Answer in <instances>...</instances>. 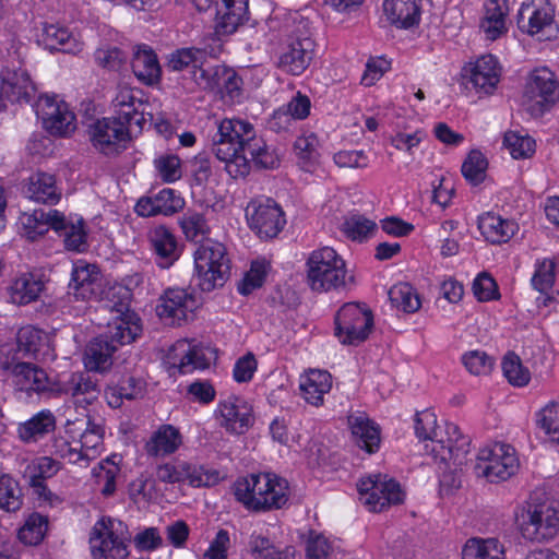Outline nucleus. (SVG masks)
Segmentation results:
<instances>
[{
	"label": "nucleus",
	"instance_id": "nucleus-1",
	"mask_svg": "<svg viewBox=\"0 0 559 559\" xmlns=\"http://www.w3.org/2000/svg\"><path fill=\"white\" fill-rule=\"evenodd\" d=\"M212 152L234 178L247 176L251 163L258 169H274L281 163L276 150L257 134L253 124L241 119H223L217 123Z\"/></svg>",
	"mask_w": 559,
	"mask_h": 559
},
{
	"label": "nucleus",
	"instance_id": "nucleus-2",
	"mask_svg": "<svg viewBox=\"0 0 559 559\" xmlns=\"http://www.w3.org/2000/svg\"><path fill=\"white\" fill-rule=\"evenodd\" d=\"M117 314L108 330L90 341L84 350V366L88 371L105 372L112 366V355L121 345L130 344L141 334L142 325L136 313L119 304Z\"/></svg>",
	"mask_w": 559,
	"mask_h": 559
},
{
	"label": "nucleus",
	"instance_id": "nucleus-3",
	"mask_svg": "<svg viewBox=\"0 0 559 559\" xmlns=\"http://www.w3.org/2000/svg\"><path fill=\"white\" fill-rule=\"evenodd\" d=\"M415 432L420 440L430 441L425 449L435 460H453L455 465L466 464L469 439L462 435L455 424L448 423L442 430L437 425L436 414L425 409L416 413Z\"/></svg>",
	"mask_w": 559,
	"mask_h": 559
},
{
	"label": "nucleus",
	"instance_id": "nucleus-4",
	"mask_svg": "<svg viewBox=\"0 0 559 559\" xmlns=\"http://www.w3.org/2000/svg\"><path fill=\"white\" fill-rule=\"evenodd\" d=\"M235 497L252 511L280 509L288 500V483L273 474H251L235 483Z\"/></svg>",
	"mask_w": 559,
	"mask_h": 559
},
{
	"label": "nucleus",
	"instance_id": "nucleus-5",
	"mask_svg": "<svg viewBox=\"0 0 559 559\" xmlns=\"http://www.w3.org/2000/svg\"><path fill=\"white\" fill-rule=\"evenodd\" d=\"M307 267V283L313 292L337 290L354 282L353 276L347 278L345 261L331 247L312 251Z\"/></svg>",
	"mask_w": 559,
	"mask_h": 559
},
{
	"label": "nucleus",
	"instance_id": "nucleus-6",
	"mask_svg": "<svg viewBox=\"0 0 559 559\" xmlns=\"http://www.w3.org/2000/svg\"><path fill=\"white\" fill-rule=\"evenodd\" d=\"M194 278L202 292L223 287L230 276V259L225 246L207 239L194 251Z\"/></svg>",
	"mask_w": 559,
	"mask_h": 559
},
{
	"label": "nucleus",
	"instance_id": "nucleus-7",
	"mask_svg": "<svg viewBox=\"0 0 559 559\" xmlns=\"http://www.w3.org/2000/svg\"><path fill=\"white\" fill-rule=\"evenodd\" d=\"M522 536L531 542H548L559 533V510L551 501L531 497L520 515Z\"/></svg>",
	"mask_w": 559,
	"mask_h": 559
},
{
	"label": "nucleus",
	"instance_id": "nucleus-8",
	"mask_svg": "<svg viewBox=\"0 0 559 559\" xmlns=\"http://www.w3.org/2000/svg\"><path fill=\"white\" fill-rule=\"evenodd\" d=\"M131 533L120 520L103 518L93 527L90 545L94 559H127Z\"/></svg>",
	"mask_w": 559,
	"mask_h": 559
},
{
	"label": "nucleus",
	"instance_id": "nucleus-9",
	"mask_svg": "<svg viewBox=\"0 0 559 559\" xmlns=\"http://www.w3.org/2000/svg\"><path fill=\"white\" fill-rule=\"evenodd\" d=\"M334 335L343 345L357 346L365 342L372 328V311L359 302H347L336 312Z\"/></svg>",
	"mask_w": 559,
	"mask_h": 559
},
{
	"label": "nucleus",
	"instance_id": "nucleus-10",
	"mask_svg": "<svg viewBox=\"0 0 559 559\" xmlns=\"http://www.w3.org/2000/svg\"><path fill=\"white\" fill-rule=\"evenodd\" d=\"M519 465L513 447L495 443L478 452L474 469L477 476L485 477L490 483H500L513 476L518 472Z\"/></svg>",
	"mask_w": 559,
	"mask_h": 559
},
{
	"label": "nucleus",
	"instance_id": "nucleus-11",
	"mask_svg": "<svg viewBox=\"0 0 559 559\" xmlns=\"http://www.w3.org/2000/svg\"><path fill=\"white\" fill-rule=\"evenodd\" d=\"M523 99L532 116L543 115L559 100V81L556 74L548 68L535 69L526 81Z\"/></svg>",
	"mask_w": 559,
	"mask_h": 559
},
{
	"label": "nucleus",
	"instance_id": "nucleus-12",
	"mask_svg": "<svg viewBox=\"0 0 559 559\" xmlns=\"http://www.w3.org/2000/svg\"><path fill=\"white\" fill-rule=\"evenodd\" d=\"M314 41L309 32L296 28L282 41L276 66L292 75L302 74L313 59Z\"/></svg>",
	"mask_w": 559,
	"mask_h": 559
},
{
	"label": "nucleus",
	"instance_id": "nucleus-13",
	"mask_svg": "<svg viewBox=\"0 0 559 559\" xmlns=\"http://www.w3.org/2000/svg\"><path fill=\"white\" fill-rule=\"evenodd\" d=\"M156 477L170 485L187 480L192 487H210L221 480L217 469L180 460L158 465Z\"/></svg>",
	"mask_w": 559,
	"mask_h": 559
},
{
	"label": "nucleus",
	"instance_id": "nucleus-14",
	"mask_svg": "<svg viewBox=\"0 0 559 559\" xmlns=\"http://www.w3.org/2000/svg\"><path fill=\"white\" fill-rule=\"evenodd\" d=\"M246 217L251 230L261 239H273L286 225L282 207L272 199H255L246 207Z\"/></svg>",
	"mask_w": 559,
	"mask_h": 559
},
{
	"label": "nucleus",
	"instance_id": "nucleus-15",
	"mask_svg": "<svg viewBox=\"0 0 559 559\" xmlns=\"http://www.w3.org/2000/svg\"><path fill=\"white\" fill-rule=\"evenodd\" d=\"M360 501L372 512H382L386 507L404 501V492L397 481L372 475L358 484Z\"/></svg>",
	"mask_w": 559,
	"mask_h": 559
},
{
	"label": "nucleus",
	"instance_id": "nucleus-16",
	"mask_svg": "<svg viewBox=\"0 0 559 559\" xmlns=\"http://www.w3.org/2000/svg\"><path fill=\"white\" fill-rule=\"evenodd\" d=\"M133 124L118 117L97 119L88 127L93 145L106 155L119 153L130 140Z\"/></svg>",
	"mask_w": 559,
	"mask_h": 559
},
{
	"label": "nucleus",
	"instance_id": "nucleus-17",
	"mask_svg": "<svg viewBox=\"0 0 559 559\" xmlns=\"http://www.w3.org/2000/svg\"><path fill=\"white\" fill-rule=\"evenodd\" d=\"M32 106L50 134L67 136L75 130L74 114L64 102H58L55 96H40Z\"/></svg>",
	"mask_w": 559,
	"mask_h": 559
},
{
	"label": "nucleus",
	"instance_id": "nucleus-18",
	"mask_svg": "<svg viewBox=\"0 0 559 559\" xmlns=\"http://www.w3.org/2000/svg\"><path fill=\"white\" fill-rule=\"evenodd\" d=\"M60 469V463L51 457L41 456L27 465L24 478L32 489V493L39 507H57L63 499L52 492L46 485V480L55 476Z\"/></svg>",
	"mask_w": 559,
	"mask_h": 559
},
{
	"label": "nucleus",
	"instance_id": "nucleus-19",
	"mask_svg": "<svg viewBox=\"0 0 559 559\" xmlns=\"http://www.w3.org/2000/svg\"><path fill=\"white\" fill-rule=\"evenodd\" d=\"M36 86L22 68H4L0 72V112L7 104H29L36 97Z\"/></svg>",
	"mask_w": 559,
	"mask_h": 559
},
{
	"label": "nucleus",
	"instance_id": "nucleus-20",
	"mask_svg": "<svg viewBox=\"0 0 559 559\" xmlns=\"http://www.w3.org/2000/svg\"><path fill=\"white\" fill-rule=\"evenodd\" d=\"M501 69L492 55L478 58L474 63L463 68V84L476 93L491 94L500 81Z\"/></svg>",
	"mask_w": 559,
	"mask_h": 559
},
{
	"label": "nucleus",
	"instance_id": "nucleus-21",
	"mask_svg": "<svg viewBox=\"0 0 559 559\" xmlns=\"http://www.w3.org/2000/svg\"><path fill=\"white\" fill-rule=\"evenodd\" d=\"M199 300L192 290L185 288H168L159 298L156 307L158 317L169 324H180L199 307Z\"/></svg>",
	"mask_w": 559,
	"mask_h": 559
},
{
	"label": "nucleus",
	"instance_id": "nucleus-22",
	"mask_svg": "<svg viewBox=\"0 0 559 559\" xmlns=\"http://www.w3.org/2000/svg\"><path fill=\"white\" fill-rule=\"evenodd\" d=\"M69 289V293L73 294L76 299H97L103 292L100 269L84 260L76 261L71 272Z\"/></svg>",
	"mask_w": 559,
	"mask_h": 559
},
{
	"label": "nucleus",
	"instance_id": "nucleus-23",
	"mask_svg": "<svg viewBox=\"0 0 559 559\" xmlns=\"http://www.w3.org/2000/svg\"><path fill=\"white\" fill-rule=\"evenodd\" d=\"M217 411L221 426L231 433H245L254 423L251 405L237 396L222 401Z\"/></svg>",
	"mask_w": 559,
	"mask_h": 559
},
{
	"label": "nucleus",
	"instance_id": "nucleus-24",
	"mask_svg": "<svg viewBox=\"0 0 559 559\" xmlns=\"http://www.w3.org/2000/svg\"><path fill=\"white\" fill-rule=\"evenodd\" d=\"M555 11L548 0H532L523 4L518 14V26L522 32L536 35L554 23Z\"/></svg>",
	"mask_w": 559,
	"mask_h": 559
},
{
	"label": "nucleus",
	"instance_id": "nucleus-25",
	"mask_svg": "<svg viewBox=\"0 0 559 559\" xmlns=\"http://www.w3.org/2000/svg\"><path fill=\"white\" fill-rule=\"evenodd\" d=\"M17 348L25 356L40 361L53 360L56 357L49 335L31 325L19 330Z\"/></svg>",
	"mask_w": 559,
	"mask_h": 559
},
{
	"label": "nucleus",
	"instance_id": "nucleus-26",
	"mask_svg": "<svg viewBox=\"0 0 559 559\" xmlns=\"http://www.w3.org/2000/svg\"><path fill=\"white\" fill-rule=\"evenodd\" d=\"M185 205L181 197L173 189L165 188L152 197L141 198L135 204V212L143 217L155 215H173Z\"/></svg>",
	"mask_w": 559,
	"mask_h": 559
},
{
	"label": "nucleus",
	"instance_id": "nucleus-27",
	"mask_svg": "<svg viewBox=\"0 0 559 559\" xmlns=\"http://www.w3.org/2000/svg\"><path fill=\"white\" fill-rule=\"evenodd\" d=\"M209 349L191 345L186 341H179L173 347L169 359L173 360V368H177L182 374L191 373L194 370H203L210 366Z\"/></svg>",
	"mask_w": 559,
	"mask_h": 559
},
{
	"label": "nucleus",
	"instance_id": "nucleus-28",
	"mask_svg": "<svg viewBox=\"0 0 559 559\" xmlns=\"http://www.w3.org/2000/svg\"><path fill=\"white\" fill-rule=\"evenodd\" d=\"M151 247L156 255L157 264L167 269L180 257V248L177 237L166 226L154 227L148 235Z\"/></svg>",
	"mask_w": 559,
	"mask_h": 559
},
{
	"label": "nucleus",
	"instance_id": "nucleus-29",
	"mask_svg": "<svg viewBox=\"0 0 559 559\" xmlns=\"http://www.w3.org/2000/svg\"><path fill=\"white\" fill-rule=\"evenodd\" d=\"M14 383L21 391L44 392L50 386L47 372L32 362H16L11 366Z\"/></svg>",
	"mask_w": 559,
	"mask_h": 559
},
{
	"label": "nucleus",
	"instance_id": "nucleus-30",
	"mask_svg": "<svg viewBox=\"0 0 559 559\" xmlns=\"http://www.w3.org/2000/svg\"><path fill=\"white\" fill-rule=\"evenodd\" d=\"M183 442L180 430L169 424H164L153 432L145 443V451L150 456H167L175 453Z\"/></svg>",
	"mask_w": 559,
	"mask_h": 559
},
{
	"label": "nucleus",
	"instance_id": "nucleus-31",
	"mask_svg": "<svg viewBox=\"0 0 559 559\" xmlns=\"http://www.w3.org/2000/svg\"><path fill=\"white\" fill-rule=\"evenodd\" d=\"M216 15L219 19L216 24L218 34H231L247 19L248 0H218Z\"/></svg>",
	"mask_w": 559,
	"mask_h": 559
},
{
	"label": "nucleus",
	"instance_id": "nucleus-32",
	"mask_svg": "<svg viewBox=\"0 0 559 559\" xmlns=\"http://www.w3.org/2000/svg\"><path fill=\"white\" fill-rule=\"evenodd\" d=\"M22 191L26 198L47 204H56L61 195L55 176L41 171L32 175Z\"/></svg>",
	"mask_w": 559,
	"mask_h": 559
},
{
	"label": "nucleus",
	"instance_id": "nucleus-33",
	"mask_svg": "<svg viewBox=\"0 0 559 559\" xmlns=\"http://www.w3.org/2000/svg\"><path fill=\"white\" fill-rule=\"evenodd\" d=\"M56 429V417L49 409H44L35 414L28 420L21 423L17 427V433L22 441L35 443Z\"/></svg>",
	"mask_w": 559,
	"mask_h": 559
},
{
	"label": "nucleus",
	"instance_id": "nucleus-34",
	"mask_svg": "<svg viewBox=\"0 0 559 559\" xmlns=\"http://www.w3.org/2000/svg\"><path fill=\"white\" fill-rule=\"evenodd\" d=\"M131 68L134 75L144 84L152 85L160 79V67L155 52L147 46H140L135 50Z\"/></svg>",
	"mask_w": 559,
	"mask_h": 559
},
{
	"label": "nucleus",
	"instance_id": "nucleus-35",
	"mask_svg": "<svg viewBox=\"0 0 559 559\" xmlns=\"http://www.w3.org/2000/svg\"><path fill=\"white\" fill-rule=\"evenodd\" d=\"M478 228L487 241L503 243L516 233L518 225L513 221L486 213L478 218Z\"/></svg>",
	"mask_w": 559,
	"mask_h": 559
},
{
	"label": "nucleus",
	"instance_id": "nucleus-36",
	"mask_svg": "<svg viewBox=\"0 0 559 559\" xmlns=\"http://www.w3.org/2000/svg\"><path fill=\"white\" fill-rule=\"evenodd\" d=\"M221 45L213 47H187L171 52L167 60V68L171 71H182L189 67L201 68L207 56H216Z\"/></svg>",
	"mask_w": 559,
	"mask_h": 559
},
{
	"label": "nucleus",
	"instance_id": "nucleus-37",
	"mask_svg": "<svg viewBox=\"0 0 559 559\" xmlns=\"http://www.w3.org/2000/svg\"><path fill=\"white\" fill-rule=\"evenodd\" d=\"M383 10L389 21L401 28H408L419 21L418 0H384Z\"/></svg>",
	"mask_w": 559,
	"mask_h": 559
},
{
	"label": "nucleus",
	"instance_id": "nucleus-38",
	"mask_svg": "<svg viewBox=\"0 0 559 559\" xmlns=\"http://www.w3.org/2000/svg\"><path fill=\"white\" fill-rule=\"evenodd\" d=\"M352 433L357 445L368 453H374L380 447L379 427L364 415L349 417Z\"/></svg>",
	"mask_w": 559,
	"mask_h": 559
},
{
	"label": "nucleus",
	"instance_id": "nucleus-39",
	"mask_svg": "<svg viewBox=\"0 0 559 559\" xmlns=\"http://www.w3.org/2000/svg\"><path fill=\"white\" fill-rule=\"evenodd\" d=\"M45 287L41 278L33 273H23L10 286L12 302L27 305L37 300Z\"/></svg>",
	"mask_w": 559,
	"mask_h": 559
},
{
	"label": "nucleus",
	"instance_id": "nucleus-40",
	"mask_svg": "<svg viewBox=\"0 0 559 559\" xmlns=\"http://www.w3.org/2000/svg\"><path fill=\"white\" fill-rule=\"evenodd\" d=\"M331 388L332 377L325 370H310L300 382V390L305 400L316 406L323 403V396Z\"/></svg>",
	"mask_w": 559,
	"mask_h": 559
},
{
	"label": "nucleus",
	"instance_id": "nucleus-41",
	"mask_svg": "<svg viewBox=\"0 0 559 559\" xmlns=\"http://www.w3.org/2000/svg\"><path fill=\"white\" fill-rule=\"evenodd\" d=\"M62 391L71 395L75 404L84 406L97 399L99 393L97 383L85 373H72L63 383Z\"/></svg>",
	"mask_w": 559,
	"mask_h": 559
},
{
	"label": "nucleus",
	"instance_id": "nucleus-42",
	"mask_svg": "<svg viewBox=\"0 0 559 559\" xmlns=\"http://www.w3.org/2000/svg\"><path fill=\"white\" fill-rule=\"evenodd\" d=\"M40 43L49 51L75 53L80 50L76 39L68 28L55 24H47L43 28Z\"/></svg>",
	"mask_w": 559,
	"mask_h": 559
},
{
	"label": "nucleus",
	"instance_id": "nucleus-43",
	"mask_svg": "<svg viewBox=\"0 0 559 559\" xmlns=\"http://www.w3.org/2000/svg\"><path fill=\"white\" fill-rule=\"evenodd\" d=\"M504 558V547L497 538H469L462 550V559Z\"/></svg>",
	"mask_w": 559,
	"mask_h": 559
},
{
	"label": "nucleus",
	"instance_id": "nucleus-44",
	"mask_svg": "<svg viewBox=\"0 0 559 559\" xmlns=\"http://www.w3.org/2000/svg\"><path fill=\"white\" fill-rule=\"evenodd\" d=\"M135 102L140 103L130 90L121 88L112 100V105L117 114L116 117L136 126L141 130L145 119L143 114L136 109Z\"/></svg>",
	"mask_w": 559,
	"mask_h": 559
},
{
	"label": "nucleus",
	"instance_id": "nucleus-45",
	"mask_svg": "<svg viewBox=\"0 0 559 559\" xmlns=\"http://www.w3.org/2000/svg\"><path fill=\"white\" fill-rule=\"evenodd\" d=\"M319 140L313 132H305L294 143V153L304 169L309 170L319 159Z\"/></svg>",
	"mask_w": 559,
	"mask_h": 559
},
{
	"label": "nucleus",
	"instance_id": "nucleus-46",
	"mask_svg": "<svg viewBox=\"0 0 559 559\" xmlns=\"http://www.w3.org/2000/svg\"><path fill=\"white\" fill-rule=\"evenodd\" d=\"M22 504L23 496L19 483L10 475L0 473V509L16 512Z\"/></svg>",
	"mask_w": 559,
	"mask_h": 559
},
{
	"label": "nucleus",
	"instance_id": "nucleus-47",
	"mask_svg": "<svg viewBox=\"0 0 559 559\" xmlns=\"http://www.w3.org/2000/svg\"><path fill=\"white\" fill-rule=\"evenodd\" d=\"M389 299L393 307L413 313L420 308V299L409 284L401 283L389 290Z\"/></svg>",
	"mask_w": 559,
	"mask_h": 559
},
{
	"label": "nucleus",
	"instance_id": "nucleus-48",
	"mask_svg": "<svg viewBox=\"0 0 559 559\" xmlns=\"http://www.w3.org/2000/svg\"><path fill=\"white\" fill-rule=\"evenodd\" d=\"M229 68L226 66H214L206 69L199 68L193 72L194 82L203 91L218 94Z\"/></svg>",
	"mask_w": 559,
	"mask_h": 559
},
{
	"label": "nucleus",
	"instance_id": "nucleus-49",
	"mask_svg": "<svg viewBox=\"0 0 559 559\" xmlns=\"http://www.w3.org/2000/svg\"><path fill=\"white\" fill-rule=\"evenodd\" d=\"M180 227L186 238L193 242H204L210 234L205 217L198 212H187L180 218Z\"/></svg>",
	"mask_w": 559,
	"mask_h": 559
},
{
	"label": "nucleus",
	"instance_id": "nucleus-50",
	"mask_svg": "<svg viewBox=\"0 0 559 559\" xmlns=\"http://www.w3.org/2000/svg\"><path fill=\"white\" fill-rule=\"evenodd\" d=\"M59 233L64 236V246L68 250L84 252L88 248L87 233L83 218H79L75 223L69 222L64 217V226Z\"/></svg>",
	"mask_w": 559,
	"mask_h": 559
},
{
	"label": "nucleus",
	"instance_id": "nucleus-51",
	"mask_svg": "<svg viewBox=\"0 0 559 559\" xmlns=\"http://www.w3.org/2000/svg\"><path fill=\"white\" fill-rule=\"evenodd\" d=\"M48 521L38 513L31 514L19 531V539L25 545H38L46 534Z\"/></svg>",
	"mask_w": 559,
	"mask_h": 559
},
{
	"label": "nucleus",
	"instance_id": "nucleus-52",
	"mask_svg": "<svg viewBox=\"0 0 559 559\" xmlns=\"http://www.w3.org/2000/svg\"><path fill=\"white\" fill-rule=\"evenodd\" d=\"M488 162L478 150H472L462 164V175L472 185L476 186L484 181Z\"/></svg>",
	"mask_w": 559,
	"mask_h": 559
},
{
	"label": "nucleus",
	"instance_id": "nucleus-53",
	"mask_svg": "<svg viewBox=\"0 0 559 559\" xmlns=\"http://www.w3.org/2000/svg\"><path fill=\"white\" fill-rule=\"evenodd\" d=\"M502 371L508 381L515 386H524L531 379L528 369L523 367L520 357L514 353L504 356Z\"/></svg>",
	"mask_w": 559,
	"mask_h": 559
},
{
	"label": "nucleus",
	"instance_id": "nucleus-54",
	"mask_svg": "<svg viewBox=\"0 0 559 559\" xmlns=\"http://www.w3.org/2000/svg\"><path fill=\"white\" fill-rule=\"evenodd\" d=\"M119 467L110 464L107 460L92 469L95 483L99 486L102 495L109 497L116 491V478L119 474Z\"/></svg>",
	"mask_w": 559,
	"mask_h": 559
},
{
	"label": "nucleus",
	"instance_id": "nucleus-55",
	"mask_svg": "<svg viewBox=\"0 0 559 559\" xmlns=\"http://www.w3.org/2000/svg\"><path fill=\"white\" fill-rule=\"evenodd\" d=\"M503 145L515 159L527 158L535 152V141L532 138L521 135L518 132H507L503 138Z\"/></svg>",
	"mask_w": 559,
	"mask_h": 559
},
{
	"label": "nucleus",
	"instance_id": "nucleus-56",
	"mask_svg": "<svg viewBox=\"0 0 559 559\" xmlns=\"http://www.w3.org/2000/svg\"><path fill=\"white\" fill-rule=\"evenodd\" d=\"M86 427L81 435L80 444L84 452L95 457L97 448L102 445L105 430L102 424L96 423L90 415L86 416Z\"/></svg>",
	"mask_w": 559,
	"mask_h": 559
},
{
	"label": "nucleus",
	"instance_id": "nucleus-57",
	"mask_svg": "<svg viewBox=\"0 0 559 559\" xmlns=\"http://www.w3.org/2000/svg\"><path fill=\"white\" fill-rule=\"evenodd\" d=\"M157 176L164 182H175L182 176L181 160L177 155L164 154L154 159Z\"/></svg>",
	"mask_w": 559,
	"mask_h": 559
},
{
	"label": "nucleus",
	"instance_id": "nucleus-58",
	"mask_svg": "<svg viewBox=\"0 0 559 559\" xmlns=\"http://www.w3.org/2000/svg\"><path fill=\"white\" fill-rule=\"evenodd\" d=\"M466 370L474 376H487L491 372L495 359L483 350H471L462 356Z\"/></svg>",
	"mask_w": 559,
	"mask_h": 559
},
{
	"label": "nucleus",
	"instance_id": "nucleus-59",
	"mask_svg": "<svg viewBox=\"0 0 559 559\" xmlns=\"http://www.w3.org/2000/svg\"><path fill=\"white\" fill-rule=\"evenodd\" d=\"M269 263L264 260H257L251 263L250 270L246 273L243 280L238 286V290L241 295H249L255 288L262 286Z\"/></svg>",
	"mask_w": 559,
	"mask_h": 559
},
{
	"label": "nucleus",
	"instance_id": "nucleus-60",
	"mask_svg": "<svg viewBox=\"0 0 559 559\" xmlns=\"http://www.w3.org/2000/svg\"><path fill=\"white\" fill-rule=\"evenodd\" d=\"M95 62L107 70L117 71L127 60V55L115 46H104L96 49Z\"/></svg>",
	"mask_w": 559,
	"mask_h": 559
},
{
	"label": "nucleus",
	"instance_id": "nucleus-61",
	"mask_svg": "<svg viewBox=\"0 0 559 559\" xmlns=\"http://www.w3.org/2000/svg\"><path fill=\"white\" fill-rule=\"evenodd\" d=\"M374 222L355 214L347 217L343 224V230L353 240H362L376 229Z\"/></svg>",
	"mask_w": 559,
	"mask_h": 559
},
{
	"label": "nucleus",
	"instance_id": "nucleus-62",
	"mask_svg": "<svg viewBox=\"0 0 559 559\" xmlns=\"http://www.w3.org/2000/svg\"><path fill=\"white\" fill-rule=\"evenodd\" d=\"M538 424L554 442L559 443V403L546 405L538 415Z\"/></svg>",
	"mask_w": 559,
	"mask_h": 559
},
{
	"label": "nucleus",
	"instance_id": "nucleus-63",
	"mask_svg": "<svg viewBox=\"0 0 559 559\" xmlns=\"http://www.w3.org/2000/svg\"><path fill=\"white\" fill-rule=\"evenodd\" d=\"M555 263L551 260H543L536 266L532 277L533 287L542 294H547L555 282Z\"/></svg>",
	"mask_w": 559,
	"mask_h": 559
},
{
	"label": "nucleus",
	"instance_id": "nucleus-64",
	"mask_svg": "<svg viewBox=\"0 0 559 559\" xmlns=\"http://www.w3.org/2000/svg\"><path fill=\"white\" fill-rule=\"evenodd\" d=\"M473 293L478 301H489L499 298L498 285L486 272L480 273L474 280Z\"/></svg>",
	"mask_w": 559,
	"mask_h": 559
}]
</instances>
